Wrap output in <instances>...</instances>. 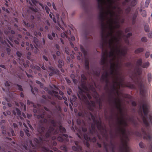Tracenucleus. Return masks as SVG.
<instances>
[{"instance_id": "f257e3e1", "label": "nucleus", "mask_w": 152, "mask_h": 152, "mask_svg": "<svg viewBox=\"0 0 152 152\" xmlns=\"http://www.w3.org/2000/svg\"><path fill=\"white\" fill-rule=\"evenodd\" d=\"M101 10L99 17L102 24L105 20L107 21L105 27L107 32H103L102 37L103 42L107 43L110 52L103 51L101 64L108 70L102 75L103 80H124L121 68V63L126 54V50L122 47V40L128 43V38L132 34L128 33L125 36L121 30L116 31L119 28L120 23H123L124 19H121L120 15L123 13L119 6V0H97Z\"/></svg>"}, {"instance_id": "f03ea898", "label": "nucleus", "mask_w": 152, "mask_h": 152, "mask_svg": "<svg viewBox=\"0 0 152 152\" xmlns=\"http://www.w3.org/2000/svg\"><path fill=\"white\" fill-rule=\"evenodd\" d=\"M114 104L115 107L118 110L121 115L120 119L118 121V124L120 126L119 128V132L123 136H126V140H127L128 138L126 135V130L125 127L127 125L128 117L126 116H124V115L121 102L119 99L117 98L115 100Z\"/></svg>"}, {"instance_id": "7ed1b4c3", "label": "nucleus", "mask_w": 152, "mask_h": 152, "mask_svg": "<svg viewBox=\"0 0 152 152\" xmlns=\"http://www.w3.org/2000/svg\"><path fill=\"white\" fill-rule=\"evenodd\" d=\"M45 123L48 122V123H51L53 125L52 126H50L48 130V132L46 134L45 136L47 138H48L52 134H55L59 132L58 130L56 129L55 130L56 128V123L54 121L53 119V118L50 117V115H48L47 118L45 119L44 120Z\"/></svg>"}, {"instance_id": "20e7f679", "label": "nucleus", "mask_w": 152, "mask_h": 152, "mask_svg": "<svg viewBox=\"0 0 152 152\" xmlns=\"http://www.w3.org/2000/svg\"><path fill=\"white\" fill-rule=\"evenodd\" d=\"M142 109L144 115L142 118L143 123L146 126H148L152 123V116L150 115H148V110L147 105L145 103L143 104Z\"/></svg>"}, {"instance_id": "39448f33", "label": "nucleus", "mask_w": 152, "mask_h": 152, "mask_svg": "<svg viewBox=\"0 0 152 152\" xmlns=\"http://www.w3.org/2000/svg\"><path fill=\"white\" fill-rule=\"evenodd\" d=\"M81 87L82 89H80L79 87V88L80 90V91L79 92V94L81 97L82 99L86 100L88 98L89 99H90L91 98V96L88 93V89L86 84L84 83H82Z\"/></svg>"}, {"instance_id": "423d86ee", "label": "nucleus", "mask_w": 152, "mask_h": 152, "mask_svg": "<svg viewBox=\"0 0 152 152\" xmlns=\"http://www.w3.org/2000/svg\"><path fill=\"white\" fill-rule=\"evenodd\" d=\"M51 87L52 88H53L54 90H53L52 91H49L48 93L52 95H54L55 96L57 97L58 99H62L61 97L58 96V92L56 91L55 90L58 91H59L60 94L61 95H63L64 94V93L62 92L59 91L58 88L56 86L54 85H53V86H51Z\"/></svg>"}, {"instance_id": "0eeeda50", "label": "nucleus", "mask_w": 152, "mask_h": 152, "mask_svg": "<svg viewBox=\"0 0 152 152\" xmlns=\"http://www.w3.org/2000/svg\"><path fill=\"white\" fill-rule=\"evenodd\" d=\"M43 140L47 141V140L46 139H44L42 137H40L39 138V140H38L37 139L35 138L34 139V141L35 142V145H33L32 142L31 141H30L29 142L31 145L34 148H37L40 146L41 142H42Z\"/></svg>"}, {"instance_id": "6e6552de", "label": "nucleus", "mask_w": 152, "mask_h": 152, "mask_svg": "<svg viewBox=\"0 0 152 152\" xmlns=\"http://www.w3.org/2000/svg\"><path fill=\"white\" fill-rule=\"evenodd\" d=\"M14 115H17L18 118L19 119L20 118L21 119H23V118H26V116L24 113H21L20 111L18 108H16L12 111Z\"/></svg>"}, {"instance_id": "1a4fd4ad", "label": "nucleus", "mask_w": 152, "mask_h": 152, "mask_svg": "<svg viewBox=\"0 0 152 152\" xmlns=\"http://www.w3.org/2000/svg\"><path fill=\"white\" fill-rule=\"evenodd\" d=\"M91 115L94 123L96 125L98 129L100 131H101L103 129V128L102 126V124L100 121V120H98L96 121L94 117L91 114Z\"/></svg>"}, {"instance_id": "9d476101", "label": "nucleus", "mask_w": 152, "mask_h": 152, "mask_svg": "<svg viewBox=\"0 0 152 152\" xmlns=\"http://www.w3.org/2000/svg\"><path fill=\"white\" fill-rule=\"evenodd\" d=\"M137 83L139 87L140 92L141 94H143L144 92V90L143 89L144 87V85L142 83V80L141 79L138 80L137 79Z\"/></svg>"}, {"instance_id": "9b49d317", "label": "nucleus", "mask_w": 152, "mask_h": 152, "mask_svg": "<svg viewBox=\"0 0 152 152\" xmlns=\"http://www.w3.org/2000/svg\"><path fill=\"white\" fill-rule=\"evenodd\" d=\"M56 18H57V22H56V21L55 20V18L54 17H53V21L55 23H57L58 25L62 29H63V28H61V24H63L65 26V25L64 23V22L61 19H60V20L61 21V22H60V19L58 17V14H57V15H56Z\"/></svg>"}, {"instance_id": "f8f14e48", "label": "nucleus", "mask_w": 152, "mask_h": 152, "mask_svg": "<svg viewBox=\"0 0 152 152\" xmlns=\"http://www.w3.org/2000/svg\"><path fill=\"white\" fill-rule=\"evenodd\" d=\"M142 70L141 69H137L136 70V72L134 74L131 76V77L132 79H133L135 77L137 78V75H140L141 73Z\"/></svg>"}, {"instance_id": "ddd939ff", "label": "nucleus", "mask_w": 152, "mask_h": 152, "mask_svg": "<svg viewBox=\"0 0 152 152\" xmlns=\"http://www.w3.org/2000/svg\"><path fill=\"white\" fill-rule=\"evenodd\" d=\"M144 138L148 141H151L152 140V136L149 132L145 133L144 136Z\"/></svg>"}, {"instance_id": "4468645a", "label": "nucleus", "mask_w": 152, "mask_h": 152, "mask_svg": "<svg viewBox=\"0 0 152 152\" xmlns=\"http://www.w3.org/2000/svg\"><path fill=\"white\" fill-rule=\"evenodd\" d=\"M23 124L24 126L26 128L25 130L26 134L29 137L30 136V134L28 133V128L27 126H28L31 129L32 128V127L28 123H27V125H26L24 123H23Z\"/></svg>"}, {"instance_id": "2eb2a0df", "label": "nucleus", "mask_w": 152, "mask_h": 152, "mask_svg": "<svg viewBox=\"0 0 152 152\" xmlns=\"http://www.w3.org/2000/svg\"><path fill=\"white\" fill-rule=\"evenodd\" d=\"M34 42L36 45L34 44V46L36 49H37V48L38 47L40 43L38 41L37 39L35 37L34 38Z\"/></svg>"}, {"instance_id": "dca6fc26", "label": "nucleus", "mask_w": 152, "mask_h": 152, "mask_svg": "<svg viewBox=\"0 0 152 152\" xmlns=\"http://www.w3.org/2000/svg\"><path fill=\"white\" fill-rule=\"evenodd\" d=\"M38 10L36 8L33 7H30L29 8V10H27V13H29V11L32 12L33 13L34 12L36 13L38 12Z\"/></svg>"}, {"instance_id": "f3484780", "label": "nucleus", "mask_w": 152, "mask_h": 152, "mask_svg": "<svg viewBox=\"0 0 152 152\" xmlns=\"http://www.w3.org/2000/svg\"><path fill=\"white\" fill-rule=\"evenodd\" d=\"M29 4L32 6L36 5L38 4V2L35 0H31L28 1Z\"/></svg>"}, {"instance_id": "a211bd4d", "label": "nucleus", "mask_w": 152, "mask_h": 152, "mask_svg": "<svg viewBox=\"0 0 152 152\" xmlns=\"http://www.w3.org/2000/svg\"><path fill=\"white\" fill-rule=\"evenodd\" d=\"M49 70L52 72L50 73L49 75L50 76H52L54 74L56 73V72L55 71L54 68L51 66H49Z\"/></svg>"}, {"instance_id": "6ab92c4d", "label": "nucleus", "mask_w": 152, "mask_h": 152, "mask_svg": "<svg viewBox=\"0 0 152 152\" xmlns=\"http://www.w3.org/2000/svg\"><path fill=\"white\" fill-rule=\"evenodd\" d=\"M15 104L16 105L18 106H19L20 105L21 107H23L24 111H26V107L25 105H24L23 104L22 102H20L19 103H18L17 102H15Z\"/></svg>"}, {"instance_id": "aec40b11", "label": "nucleus", "mask_w": 152, "mask_h": 152, "mask_svg": "<svg viewBox=\"0 0 152 152\" xmlns=\"http://www.w3.org/2000/svg\"><path fill=\"white\" fill-rule=\"evenodd\" d=\"M83 136L85 140H86V145L88 147L89 146V144L88 142L89 140H90V138L86 134H84Z\"/></svg>"}, {"instance_id": "412c9836", "label": "nucleus", "mask_w": 152, "mask_h": 152, "mask_svg": "<svg viewBox=\"0 0 152 152\" xmlns=\"http://www.w3.org/2000/svg\"><path fill=\"white\" fill-rule=\"evenodd\" d=\"M40 5L41 6L43 10H44L45 8L46 11L48 14L49 13V11H50V10L49 8L48 7H47V6H44L42 4H40Z\"/></svg>"}, {"instance_id": "4be33fe9", "label": "nucleus", "mask_w": 152, "mask_h": 152, "mask_svg": "<svg viewBox=\"0 0 152 152\" xmlns=\"http://www.w3.org/2000/svg\"><path fill=\"white\" fill-rule=\"evenodd\" d=\"M149 62L148 61H147L143 63V64L141 66L144 68H146L149 66Z\"/></svg>"}, {"instance_id": "5701e85b", "label": "nucleus", "mask_w": 152, "mask_h": 152, "mask_svg": "<svg viewBox=\"0 0 152 152\" xmlns=\"http://www.w3.org/2000/svg\"><path fill=\"white\" fill-rule=\"evenodd\" d=\"M144 50V49L142 48H139L135 50V53H138L142 52Z\"/></svg>"}, {"instance_id": "b1692460", "label": "nucleus", "mask_w": 152, "mask_h": 152, "mask_svg": "<svg viewBox=\"0 0 152 152\" xmlns=\"http://www.w3.org/2000/svg\"><path fill=\"white\" fill-rule=\"evenodd\" d=\"M45 128L42 126H40L37 129L38 131L40 134H42L45 130Z\"/></svg>"}, {"instance_id": "393cba45", "label": "nucleus", "mask_w": 152, "mask_h": 152, "mask_svg": "<svg viewBox=\"0 0 152 152\" xmlns=\"http://www.w3.org/2000/svg\"><path fill=\"white\" fill-rule=\"evenodd\" d=\"M77 99L76 97L74 96L73 95L72 96V98H70V100L71 103L73 105V102H75Z\"/></svg>"}, {"instance_id": "a878e982", "label": "nucleus", "mask_w": 152, "mask_h": 152, "mask_svg": "<svg viewBox=\"0 0 152 152\" xmlns=\"http://www.w3.org/2000/svg\"><path fill=\"white\" fill-rule=\"evenodd\" d=\"M58 128L61 132L63 133L65 132V129L62 126H60L58 127Z\"/></svg>"}, {"instance_id": "bb28decb", "label": "nucleus", "mask_w": 152, "mask_h": 152, "mask_svg": "<svg viewBox=\"0 0 152 152\" xmlns=\"http://www.w3.org/2000/svg\"><path fill=\"white\" fill-rule=\"evenodd\" d=\"M64 63L63 61L62 60H59L58 61V66L59 67H61L64 65Z\"/></svg>"}, {"instance_id": "cd10ccee", "label": "nucleus", "mask_w": 152, "mask_h": 152, "mask_svg": "<svg viewBox=\"0 0 152 152\" xmlns=\"http://www.w3.org/2000/svg\"><path fill=\"white\" fill-rule=\"evenodd\" d=\"M137 13H136L134 14V15L133 17V18H132V24H134L135 23V20L136 18L137 17Z\"/></svg>"}, {"instance_id": "c85d7f7f", "label": "nucleus", "mask_w": 152, "mask_h": 152, "mask_svg": "<svg viewBox=\"0 0 152 152\" xmlns=\"http://www.w3.org/2000/svg\"><path fill=\"white\" fill-rule=\"evenodd\" d=\"M80 48L81 50L84 54V56H86L87 54L86 51L83 49V47L82 46H80Z\"/></svg>"}, {"instance_id": "c756f323", "label": "nucleus", "mask_w": 152, "mask_h": 152, "mask_svg": "<svg viewBox=\"0 0 152 152\" xmlns=\"http://www.w3.org/2000/svg\"><path fill=\"white\" fill-rule=\"evenodd\" d=\"M144 29L146 32H148L149 31L150 29L149 26L148 25H145V26Z\"/></svg>"}, {"instance_id": "7c9ffc66", "label": "nucleus", "mask_w": 152, "mask_h": 152, "mask_svg": "<svg viewBox=\"0 0 152 152\" xmlns=\"http://www.w3.org/2000/svg\"><path fill=\"white\" fill-rule=\"evenodd\" d=\"M142 60L140 58L137 60V66H142Z\"/></svg>"}, {"instance_id": "2f4dec72", "label": "nucleus", "mask_w": 152, "mask_h": 152, "mask_svg": "<svg viewBox=\"0 0 152 152\" xmlns=\"http://www.w3.org/2000/svg\"><path fill=\"white\" fill-rule=\"evenodd\" d=\"M78 115L79 116H87V115L85 113V114L83 112H79L78 113Z\"/></svg>"}, {"instance_id": "473e14b6", "label": "nucleus", "mask_w": 152, "mask_h": 152, "mask_svg": "<svg viewBox=\"0 0 152 152\" xmlns=\"http://www.w3.org/2000/svg\"><path fill=\"white\" fill-rule=\"evenodd\" d=\"M140 11L141 12V14L142 15V16L143 17H145L146 16V14L145 11L144 10H140Z\"/></svg>"}, {"instance_id": "72a5a7b5", "label": "nucleus", "mask_w": 152, "mask_h": 152, "mask_svg": "<svg viewBox=\"0 0 152 152\" xmlns=\"http://www.w3.org/2000/svg\"><path fill=\"white\" fill-rule=\"evenodd\" d=\"M148 80L149 82L151 80V75L150 73H148Z\"/></svg>"}, {"instance_id": "f704fd0d", "label": "nucleus", "mask_w": 152, "mask_h": 152, "mask_svg": "<svg viewBox=\"0 0 152 152\" xmlns=\"http://www.w3.org/2000/svg\"><path fill=\"white\" fill-rule=\"evenodd\" d=\"M8 135H10L11 134L12 135V136H15V134L14 133V131L13 130L11 129L10 130V132H8Z\"/></svg>"}, {"instance_id": "c9c22d12", "label": "nucleus", "mask_w": 152, "mask_h": 152, "mask_svg": "<svg viewBox=\"0 0 152 152\" xmlns=\"http://www.w3.org/2000/svg\"><path fill=\"white\" fill-rule=\"evenodd\" d=\"M85 65L86 68L88 69L89 68V62L88 60H86Z\"/></svg>"}, {"instance_id": "e433bc0d", "label": "nucleus", "mask_w": 152, "mask_h": 152, "mask_svg": "<svg viewBox=\"0 0 152 152\" xmlns=\"http://www.w3.org/2000/svg\"><path fill=\"white\" fill-rule=\"evenodd\" d=\"M150 2V0H146L145 3V7H147Z\"/></svg>"}, {"instance_id": "4c0bfd02", "label": "nucleus", "mask_w": 152, "mask_h": 152, "mask_svg": "<svg viewBox=\"0 0 152 152\" xmlns=\"http://www.w3.org/2000/svg\"><path fill=\"white\" fill-rule=\"evenodd\" d=\"M45 113L44 112L43 113V115H37V117L38 118H42L43 117H44V115L45 114Z\"/></svg>"}, {"instance_id": "58836bf2", "label": "nucleus", "mask_w": 152, "mask_h": 152, "mask_svg": "<svg viewBox=\"0 0 152 152\" xmlns=\"http://www.w3.org/2000/svg\"><path fill=\"white\" fill-rule=\"evenodd\" d=\"M81 80H82V81H83V82L85 80H86V77L83 75H81Z\"/></svg>"}, {"instance_id": "ea45409f", "label": "nucleus", "mask_w": 152, "mask_h": 152, "mask_svg": "<svg viewBox=\"0 0 152 152\" xmlns=\"http://www.w3.org/2000/svg\"><path fill=\"white\" fill-rule=\"evenodd\" d=\"M141 40L143 42H146L148 40L146 37H143L142 38Z\"/></svg>"}, {"instance_id": "a19ab883", "label": "nucleus", "mask_w": 152, "mask_h": 152, "mask_svg": "<svg viewBox=\"0 0 152 152\" xmlns=\"http://www.w3.org/2000/svg\"><path fill=\"white\" fill-rule=\"evenodd\" d=\"M3 114L5 116L7 115H10L11 114L10 112L9 111H7V112L6 113L5 112H4L3 113Z\"/></svg>"}, {"instance_id": "79ce46f5", "label": "nucleus", "mask_w": 152, "mask_h": 152, "mask_svg": "<svg viewBox=\"0 0 152 152\" xmlns=\"http://www.w3.org/2000/svg\"><path fill=\"white\" fill-rule=\"evenodd\" d=\"M61 36L62 37H66V38L68 37V36L66 35L65 33L64 32L61 34Z\"/></svg>"}, {"instance_id": "37998d69", "label": "nucleus", "mask_w": 152, "mask_h": 152, "mask_svg": "<svg viewBox=\"0 0 152 152\" xmlns=\"http://www.w3.org/2000/svg\"><path fill=\"white\" fill-rule=\"evenodd\" d=\"M148 36V38H152V32H150L149 33L147 34Z\"/></svg>"}, {"instance_id": "c03bdc74", "label": "nucleus", "mask_w": 152, "mask_h": 152, "mask_svg": "<svg viewBox=\"0 0 152 152\" xmlns=\"http://www.w3.org/2000/svg\"><path fill=\"white\" fill-rule=\"evenodd\" d=\"M139 145L140 147L141 148H143L144 147V145L142 142H140L139 144Z\"/></svg>"}, {"instance_id": "a18cd8bd", "label": "nucleus", "mask_w": 152, "mask_h": 152, "mask_svg": "<svg viewBox=\"0 0 152 152\" xmlns=\"http://www.w3.org/2000/svg\"><path fill=\"white\" fill-rule=\"evenodd\" d=\"M150 54V53L149 52H147L145 54V56L146 58H148Z\"/></svg>"}, {"instance_id": "49530a36", "label": "nucleus", "mask_w": 152, "mask_h": 152, "mask_svg": "<svg viewBox=\"0 0 152 152\" xmlns=\"http://www.w3.org/2000/svg\"><path fill=\"white\" fill-rule=\"evenodd\" d=\"M130 10V8L129 7H127L126 10V13H128Z\"/></svg>"}, {"instance_id": "de8ad7c7", "label": "nucleus", "mask_w": 152, "mask_h": 152, "mask_svg": "<svg viewBox=\"0 0 152 152\" xmlns=\"http://www.w3.org/2000/svg\"><path fill=\"white\" fill-rule=\"evenodd\" d=\"M137 0H134L132 3V5L133 6H134L135 5Z\"/></svg>"}, {"instance_id": "09e8293b", "label": "nucleus", "mask_w": 152, "mask_h": 152, "mask_svg": "<svg viewBox=\"0 0 152 152\" xmlns=\"http://www.w3.org/2000/svg\"><path fill=\"white\" fill-rule=\"evenodd\" d=\"M34 34L35 35L37 36L38 35L39 36H40L41 35V33L39 32L38 33H37V32H34Z\"/></svg>"}, {"instance_id": "8fccbe9b", "label": "nucleus", "mask_w": 152, "mask_h": 152, "mask_svg": "<svg viewBox=\"0 0 152 152\" xmlns=\"http://www.w3.org/2000/svg\"><path fill=\"white\" fill-rule=\"evenodd\" d=\"M57 140L59 141H63V139L61 137H59L57 138Z\"/></svg>"}, {"instance_id": "3c124183", "label": "nucleus", "mask_w": 152, "mask_h": 152, "mask_svg": "<svg viewBox=\"0 0 152 152\" xmlns=\"http://www.w3.org/2000/svg\"><path fill=\"white\" fill-rule=\"evenodd\" d=\"M2 9L3 10L5 11L7 13H9V11L8 10H7V8L6 9L4 7H2Z\"/></svg>"}, {"instance_id": "603ef678", "label": "nucleus", "mask_w": 152, "mask_h": 152, "mask_svg": "<svg viewBox=\"0 0 152 152\" xmlns=\"http://www.w3.org/2000/svg\"><path fill=\"white\" fill-rule=\"evenodd\" d=\"M17 55L19 57H21V53H20L19 52H17Z\"/></svg>"}, {"instance_id": "864d4df0", "label": "nucleus", "mask_w": 152, "mask_h": 152, "mask_svg": "<svg viewBox=\"0 0 152 152\" xmlns=\"http://www.w3.org/2000/svg\"><path fill=\"white\" fill-rule=\"evenodd\" d=\"M82 56V54L79 53V55L77 57V58L78 60H80V56Z\"/></svg>"}, {"instance_id": "5fc2aeb1", "label": "nucleus", "mask_w": 152, "mask_h": 152, "mask_svg": "<svg viewBox=\"0 0 152 152\" xmlns=\"http://www.w3.org/2000/svg\"><path fill=\"white\" fill-rule=\"evenodd\" d=\"M23 22L26 26H27L28 27L30 26V25L28 24V23H26L25 22V21L24 20H23Z\"/></svg>"}, {"instance_id": "6e6d98bb", "label": "nucleus", "mask_w": 152, "mask_h": 152, "mask_svg": "<svg viewBox=\"0 0 152 152\" xmlns=\"http://www.w3.org/2000/svg\"><path fill=\"white\" fill-rule=\"evenodd\" d=\"M34 68H35L36 69L38 70H39L40 69V68L39 66H34Z\"/></svg>"}, {"instance_id": "4d7b16f0", "label": "nucleus", "mask_w": 152, "mask_h": 152, "mask_svg": "<svg viewBox=\"0 0 152 152\" xmlns=\"http://www.w3.org/2000/svg\"><path fill=\"white\" fill-rule=\"evenodd\" d=\"M5 84L6 86H9L10 85L9 82L8 81H6V82L5 83Z\"/></svg>"}, {"instance_id": "13d9d810", "label": "nucleus", "mask_w": 152, "mask_h": 152, "mask_svg": "<svg viewBox=\"0 0 152 152\" xmlns=\"http://www.w3.org/2000/svg\"><path fill=\"white\" fill-rule=\"evenodd\" d=\"M61 149H63L65 151H66V147L65 146H63V147H61Z\"/></svg>"}, {"instance_id": "bf43d9fd", "label": "nucleus", "mask_w": 152, "mask_h": 152, "mask_svg": "<svg viewBox=\"0 0 152 152\" xmlns=\"http://www.w3.org/2000/svg\"><path fill=\"white\" fill-rule=\"evenodd\" d=\"M48 37L49 39H52V38L51 37V36L50 34H48Z\"/></svg>"}, {"instance_id": "052dcab7", "label": "nucleus", "mask_w": 152, "mask_h": 152, "mask_svg": "<svg viewBox=\"0 0 152 152\" xmlns=\"http://www.w3.org/2000/svg\"><path fill=\"white\" fill-rule=\"evenodd\" d=\"M66 80L67 82L68 83H70V81L68 78H66Z\"/></svg>"}, {"instance_id": "680f3d73", "label": "nucleus", "mask_w": 152, "mask_h": 152, "mask_svg": "<svg viewBox=\"0 0 152 152\" xmlns=\"http://www.w3.org/2000/svg\"><path fill=\"white\" fill-rule=\"evenodd\" d=\"M68 50V49L66 48L65 50V51L67 54H69V52Z\"/></svg>"}, {"instance_id": "e2e57ef3", "label": "nucleus", "mask_w": 152, "mask_h": 152, "mask_svg": "<svg viewBox=\"0 0 152 152\" xmlns=\"http://www.w3.org/2000/svg\"><path fill=\"white\" fill-rule=\"evenodd\" d=\"M20 134L21 137H22L23 136L24 134L23 131H20Z\"/></svg>"}, {"instance_id": "0e129e2a", "label": "nucleus", "mask_w": 152, "mask_h": 152, "mask_svg": "<svg viewBox=\"0 0 152 152\" xmlns=\"http://www.w3.org/2000/svg\"><path fill=\"white\" fill-rule=\"evenodd\" d=\"M43 58L45 59V60L46 61H48V58L45 56H43Z\"/></svg>"}, {"instance_id": "69168bd1", "label": "nucleus", "mask_w": 152, "mask_h": 152, "mask_svg": "<svg viewBox=\"0 0 152 152\" xmlns=\"http://www.w3.org/2000/svg\"><path fill=\"white\" fill-rule=\"evenodd\" d=\"M7 51L8 53V54H9V52H10V48H7Z\"/></svg>"}, {"instance_id": "338daca9", "label": "nucleus", "mask_w": 152, "mask_h": 152, "mask_svg": "<svg viewBox=\"0 0 152 152\" xmlns=\"http://www.w3.org/2000/svg\"><path fill=\"white\" fill-rule=\"evenodd\" d=\"M72 149L73 150H75V151H76L77 150V147H75V146H73L72 147Z\"/></svg>"}, {"instance_id": "774afa93", "label": "nucleus", "mask_w": 152, "mask_h": 152, "mask_svg": "<svg viewBox=\"0 0 152 152\" xmlns=\"http://www.w3.org/2000/svg\"><path fill=\"white\" fill-rule=\"evenodd\" d=\"M132 104L133 106H135L136 105V103L134 102H133L132 103Z\"/></svg>"}]
</instances>
